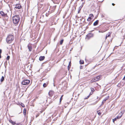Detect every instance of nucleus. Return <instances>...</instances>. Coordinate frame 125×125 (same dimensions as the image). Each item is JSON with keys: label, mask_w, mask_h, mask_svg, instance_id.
I'll list each match as a JSON object with an SVG mask.
<instances>
[{"label": "nucleus", "mask_w": 125, "mask_h": 125, "mask_svg": "<svg viewBox=\"0 0 125 125\" xmlns=\"http://www.w3.org/2000/svg\"><path fill=\"white\" fill-rule=\"evenodd\" d=\"M12 19L13 22L15 24H18L20 20V18L18 15L13 16Z\"/></svg>", "instance_id": "f257e3e1"}, {"label": "nucleus", "mask_w": 125, "mask_h": 125, "mask_svg": "<svg viewBox=\"0 0 125 125\" xmlns=\"http://www.w3.org/2000/svg\"><path fill=\"white\" fill-rule=\"evenodd\" d=\"M14 39V36L12 35H8L6 38V41L8 43H10Z\"/></svg>", "instance_id": "f03ea898"}, {"label": "nucleus", "mask_w": 125, "mask_h": 125, "mask_svg": "<svg viewBox=\"0 0 125 125\" xmlns=\"http://www.w3.org/2000/svg\"><path fill=\"white\" fill-rule=\"evenodd\" d=\"M102 77V75H99L93 78L91 81V83H93L97 82L101 80Z\"/></svg>", "instance_id": "7ed1b4c3"}, {"label": "nucleus", "mask_w": 125, "mask_h": 125, "mask_svg": "<svg viewBox=\"0 0 125 125\" xmlns=\"http://www.w3.org/2000/svg\"><path fill=\"white\" fill-rule=\"evenodd\" d=\"M100 28L101 29L99 31V32H100L103 33L107 31L108 30V29H106V28L103 26H101Z\"/></svg>", "instance_id": "20e7f679"}, {"label": "nucleus", "mask_w": 125, "mask_h": 125, "mask_svg": "<svg viewBox=\"0 0 125 125\" xmlns=\"http://www.w3.org/2000/svg\"><path fill=\"white\" fill-rule=\"evenodd\" d=\"M30 82V81L28 79H25L23 80L21 82V84L23 85H27Z\"/></svg>", "instance_id": "39448f33"}, {"label": "nucleus", "mask_w": 125, "mask_h": 125, "mask_svg": "<svg viewBox=\"0 0 125 125\" xmlns=\"http://www.w3.org/2000/svg\"><path fill=\"white\" fill-rule=\"evenodd\" d=\"M86 36L87 38L89 39L94 36V34L91 33H89Z\"/></svg>", "instance_id": "423d86ee"}, {"label": "nucleus", "mask_w": 125, "mask_h": 125, "mask_svg": "<svg viewBox=\"0 0 125 125\" xmlns=\"http://www.w3.org/2000/svg\"><path fill=\"white\" fill-rule=\"evenodd\" d=\"M94 17V16L92 14H91L89 15V16L87 19L88 21H90Z\"/></svg>", "instance_id": "0eeeda50"}, {"label": "nucleus", "mask_w": 125, "mask_h": 125, "mask_svg": "<svg viewBox=\"0 0 125 125\" xmlns=\"http://www.w3.org/2000/svg\"><path fill=\"white\" fill-rule=\"evenodd\" d=\"M9 122L13 125H19L20 123H17L16 122H14L11 120L10 119L9 120Z\"/></svg>", "instance_id": "6e6552de"}, {"label": "nucleus", "mask_w": 125, "mask_h": 125, "mask_svg": "<svg viewBox=\"0 0 125 125\" xmlns=\"http://www.w3.org/2000/svg\"><path fill=\"white\" fill-rule=\"evenodd\" d=\"M112 32H108L106 35V36L105 38V40H106L107 38L108 37H111V34Z\"/></svg>", "instance_id": "1a4fd4ad"}, {"label": "nucleus", "mask_w": 125, "mask_h": 125, "mask_svg": "<svg viewBox=\"0 0 125 125\" xmlns=\"http://www.w3.org/2000/svg\"><path fill=\"white\" fill-rule=\"evenodd\" d=\"M22 7L20 4H18L15 5V8L16 9H20L22 8Z\"/></svg>", "instance_id": "9d476101"}, {"label": "nucleus", "mask_w": 125, "mask_h": 125, "mask_svg": "<svg viewBox=\"0 0 125 125\" xmlns=\"http://www.w3.org/2000/svg\"><path fill=\"white\" fill-rule=\"evenodd\" d=\"M0 14L1 16L4 17H8L7 13H5L2 11H1L0 12Z\"/></svg>", "instance_id": "9b49d317"}, {"label": "nucleus", "mask_w": 125, "mask_h": 125, "mask_svg": "<svg viewBox=\"0 0 125 125\" xmlns=\"http://www.w3.org/2000/svg\"><path fill=\"white\" fill-rule=\"evenodd\" d=\"M28 47L29 51H31L32 50V44L31 43L29 44L28 45Z\"/></svg>", "instance_id": "f8f14e48"}, {"label": "nucleus", "mask_w": 125, "mask_h": 125, "mask_svg": "<svg viewBox=\"0 0 125 125\" xmlns=\"http://www.w3.org/2000/svg\"><path fill=\"white\" fill-rule=\"evenodd\" d=\"M54 94V92L52 90H50L49 93V95L51 97H52Z\"/></svg>", "instance_id": "ddd939ff"}, {"label": "nucleus", "mask_w": 125, "mask_h": 125, "mask_svg": "<svg viewBox=\"0 0 125 125\" xmlns=\"http://www.w3.org/2000/svg\"><path fill=\"white\" fill-rule=\"evenodd\" d=\"M109 95L106 97L103 100L102 102V103H104L106 100H107L109 98Z\"/></svg>", "instance_id": "4468645a"}, {"label": "nucleus", "mask_w": 125, "mask_h": 125, "mask_svg": "<svg viewBox=\"0 0 125 125\" xmlns=\"http://www.w3.org/2000/svg\"><path fill=\"white\" fill-rule=\"evenodd\" d=\"M99 21L98 20H96L94 23L93 25L94 26H95L97 25L99 23Z\"/></svg>", "instance_id": "2eb2a0df"}, {"label": "nucleus", "mask_w": 125, "mask_h": 125, "mask_svg": "<svg viewBox=\"0 0 125 125\" xmlns=\"http://www.w3.org/2000/svg\"><path fill=\"white\" fill-rule=\"evenodd\" d=\"M122 113V112H121V113H119V115L118 116H117V117L118 119H119L122 116V115L123 114V113L122 114H121V113Z\"/></svg>", "instance_id": "dca6fc26"}, {"label": "nucleus", "mask_w": 125, "mask_h": 125, "mask_svg": "<svg viewBox=\"0 0 125 125\" xmlns=\"http://www.w3.org/2000/svg\"><path fill=\"white\" fill-rule=\"evenodd\" d=\"M45 58V57L44 56H40L39 58V60L40 61L43 60Z\"/></svg>", "instance_id": "f3484780"}, {"label": "nucleus", "mask_w": 125, "mask_h": 125, "mask_svg": "<svg viewBox=\"0 0 125 125\" xmlns=\"http://www.w3.org/2000/svg\"><path fill=\"white\" fill-rule=\"evenodd\" d=\"M48 83V81L46 83H43V86L44 87H46Z\"/></svg>", "instance_id": "a211bd4d"}, {"label": "nucleus", "mask_w": 125, "mask_h": 125, "mask_svg": "<svg viewBox=\"0 0 125 125\" xmlns=\"http://www.w3.org/2000/svg\"><path fill=\"white\" fill-rule=\"evenodd\" d=\"M26 108H24L23 109V113L24 115L25 116L26 115Z\"/></svg>", "instance_id": "6ab92c4d"}, {"label": "nucleus", "mask_w": 125, "mask_h": 125, "mask_svg": "<svg viewBox=\"0 0 125 125\" xmlns=\"http://www.w3.org/2000/svg\"><path fill=\"white\" fill-rule=\"evenodd\" d=\"M90 89L91 90V92L90 93H92V94L93 93V92L95 91V90L93 88H91Z\"/></svg>", "instance_id": "aec40b11"}, {"label": "nucleus", "mask_w": 125, "mask_h": 125, "mask_svg": "<svg viewBox=\"0 0 125 125\" xmlns=\"http://www.w3.org/2000/svg\"><path fill=\"white\" fill-rule=\"evenodd\" d=\"M79 62L80 64H83L84 63V61L83 60H81Z\"/></svg>", "instance_id": "412c9836"}, {"label": "nucleus", "mask_w": 125, "mask_h": 125, "mask_svg": "<svg viewBox=\"0 0 125 125\" xmlns=\"http://www.w3.org/2000/svg\"><path fill=\"white\" fill-rule=\"evenodd\" d=\"M97 113L98 115H101V112L100 111V110L97 111Z\"/></svg>", "instance_id": "4be33fe9"}, {"label": "nucleus", "mask_w": 125, "mask_h": 125, "mask_svg": "<svg viewBox=\"0 0 125 125\" xmlns=\"http://www.w3.org/2000/svg\"><path fill=\"white\" fill-rule=\"evenodd\" d=\"M92 95V93H90L89 95L87 96V97H86L85 98V99H87L88 98Z\"/></svg>", "instance_id": "5701e85b"}, {"label": "nucleus", "mask_w": 125, "mask_h": 125, "mask_svg": "<svg viewBox=\"0 0 125 125\" xmlns=\"http://www.w3.org/2000/svg\"><path fill=\"white\" fill-rule=\"evenodd\" d=\"M92 95V93H90L89 95L87 96V97H86L85 98V99H87L88 98Z\"/></svg>", "instance_id": "b1692460"}, {"label": "nucleus", "mask_w": 125, "mask_h": 125, "mask_svg": "<svg viewBox=\"0 0 125 125\" xmlns=\"http://www.w3.org/2000/svg\"><path fill=\"white\" fill-rule=\"evenodd\" d=\"M63 42V40L62 39L61 40L60 42V45H61L62 44Z\"/></svg>", "instance_id": "393cba45"}, {"label": "nucleus", "mask_w": 125, "mask_h": 125, "mask_svg": "<svg viewBox=\"0 0 125 125\" xmlns=\"http://www.w3.org/2000/svg\"><path fill=\"white\" fill-rule=\"evenodd\" d=\"M4 80V77L3 76L1 78L0 81L1 82H3Z\"/></svg>", "instance_id": "a878e982"}, {"label": "nucleus", "mask_w": 125, "mask_h": 125, "mask_svg": "<svg viewBox=\"0 0 125 125\" xmlns=\"http://www.w3.org/2000/svg\"><path fill=\"white\" fill-rule=\"evenodd\" d=\"M20 105H21V106L22 107H25V105L23 104L22 103H21V104H20Z\"/></svg>", "instance_id": "bb28decb"}, {"label": "nucleus", "mask_w": 125, "mask_h": 125, "mask_svg": "<svg viewBox=\"0 0 125 125\" xmlns=\"http://www.w3.org/2000/svg\"><path fill=\"white\" fill-rule=\"evenodd\" d=\"M10 58V56H7L6 58V60H9Z\"/></svg>", "instance_id": "cd10ccee"}, {"label": "nucleus", "mask_w": 125, "mask_h": 125, "mask_svg": "<svg viewBox=\"0 0 125 125\" xmlns=\"http://www.w3.org/2000/svg\"><path fill=\"white\" fill-rule=\"evenodd\" d=\"M62 99H63L62 98H61V97L60 98V104H61V101Z\"/></svg>", "instance_id": "c85d7f7f"}, {"label": "nucleus", "mask_w": 125, "mask_h": 125, "mask_svg": "<svg viewBox=\"0 0 125 125\" xmlns=\"http://www.w3.org/2000/svg\"><path fill=\"white\" fill-rule=\"evenodd\" d=\"M116 120V118H115L114 119H113V122L114 123H115V121Z\"/></svg>", "instance_id": "c756f323"}, {"label": "nucleus", "mask_w": 125, "mask_h": 125, "mask_svg": "<svg viewBox=\"0 0 125 125\" xmlns=\"http://www.w3.org/2000/svg\"><path fill=\"white\" fill-rule=\"evenodd\" d=\"M39 114H37L36 115V117H38V116H39Z\"/></svg>", "instance_id": "7c9ffc66"}, {"label": "nucleus", "mask_w": 125, "mask_h": 125, "mask_svg": "<svg viewBox=\"0 0 125 125\" xmlns=\"http://www.w3.org/2000/svg\"><path fill=\"white\" fill-rule=\"evenodd\" d=\"M2 53V50L0 49V54H1Z\"/></svg>", "instance_id": "2f4dec72"}, {"label": "nucleus", "mask_w": 125, "mask_h": 125, "mask_svg": "<svg viewBox=\"0 0 125 125\" xmlns=\"http://www.w3.org/2000/svg\"><path fill=\"white\" fill-rule=\"evenodd\" d=\"M98 101H96L95 102V104H96V103H97L98 102Z\"/></svg>", "instance_id": "473e14b6"}, {"label": "nucleus", "mask_w": 125, "mask_h": 125, "mask_svg": "<svg viewBox=\"0 0 125 125\" xmlns=\"http://www.w3.org/2000/svg\"><path fill=\"white\" fill-rule=\"evenodd\" d=\"M63 96V95H62L61 96V97L62 98Z\"/></svg>", "instance_id": "72a5a7b5"}, {"label": "nucleus", "mask_w": 125, "mask_h": 125, "mask_svg": "<svg viewBox=\"0 0 125 125\" xmlns=\"http://www.w3.org/2000/svg\"><path fill=\"white\" fill-rule=\"evenodd\" d=\"M112 5H113V6H114L115 5V4H114V3H112Z\"/></svg>", "instance_id": "f704fd0d"}, {"label": "nucleus", "mask_w": 125, "mask_h": 125, "mask_svg": "<svg viewBox=\"0 0 125 125\" xmlns=\"http://www.w3.org/2000/svg\"><path fill=\"white\" fill-rule=\"evenodd\" d=\"M115 118H116V119L117 120V119H118V118L117 117V116Z\"/></svg>", "instance_id": "c9c22d12"}, {"label": "nucleus", "mask_w": 125, "mask_h": 125, "mask_svg": "<svg viewBox=\"0 0 125 125\" xmlns=\"http://www.w3.org/2000/svg\"><path fill=\"white\" fill-rule=\"evenodd\" d=\"M1 54H0V58L1 57Z\"/></svg>", "instance_id": "e433bc0d"}, {"label": "nucleus", "mask_w": 125, "mask_h": 125, "mask_svg": "<svg viewBox=\"0 0 125 125\" xmlns=\"http://www.w3.org/2000/svg\"><path fill=\"white\" fill-rule=\"evenodd\" d=\"M91 23H90H90H89V25H91Z\"/></svg>", "instance_id": "4c0bfd02"}, {"label": "nucleus", "mask_w": 125, "mask_h": 125, "mask_svg": "<svg viewBox=\"0 0 125 125\" xmlns=\"http://www.w3.org/2000/svg\"><path fill=\"white\" fill-rule=\"evenodd\" d=\"M84 0H81V1H83Z\"/></svg>", "instance_id": "58836bf2"}, {"label": "nucleus", "mask_w": 125, "mask_h": 125, "mask_svg": "<svg viewBox=\"0 0 125 125\" xmlns=\"http://www.w3.org/2000/svg\"><path fill=\"white\" fill-rule=\"evenodd\" d=\"M98 97H97V99L98 98Z\"/></svg>", "instance_id": "ea45409f"}, {"label": "nucleus", "mask_w": 125, "mask_h": 125, "mask_svg": "<svg viewBox=\"0 0 125 125\" xmlns=\"http://www.w3.org/2000/svg\"><path fill=\"white\" fill-rule=\"evenodd\" d=\"M4 94H5V92L4 93Z\"/></svg>", "instance_id": "a19ab883"}, {"label": "nucleus", "mask_w": 125, "mask_h": 125, "mask_svg": "<svg viewBox=\"0 0 125 125\" xmlns=\"http://www.w3.org/2000/svg\"><path fill=\"white\" fill-rule=\"evenodd\" d=\"M79 95V94L78 95V96Z\"/></svg>", "instance_id": "79ce46f5"}]
</instances>
